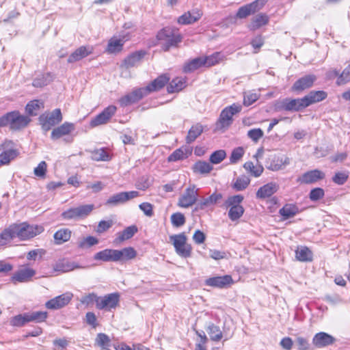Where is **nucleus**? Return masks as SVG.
Returning <instances> with one entry per match:
<instances>
[{
	"mask_svg": "<svg viewBox=\"0 0 350 350\" xmlns=\"http://www.w3.org/2000/svg\"><path fill=\"white\" fill-rule=\"evenodd\" d=\"M31 118L20 113L18 111L8 112L0 117V127L9 126L11 130L18 131L25 128Z\"/></svg>",
	"mask_w": 350,
	"mask_h": 350,
	"instance_id": "1",
	"label": "nucleus"
},
{
	"mask_svg": "<svg viewBox=\"0 0 350 350\" xmlns=\"http://www.w3.org/2000/svg\"><path fill=\"white\" fill-rule=\"evenodd\" d=\"M120 295L118 293L107 294L103 297H98L94 293H89V304L95 303L99 310H111L115 309L119 304Z\"/></svg>",
	"mask_w": 350,
	"mask_h": 350,
	"instance_id": "2",
	"label": "nucleus"
},
{
	"mask_svg": "<svg viewBox=\"0 0 350 350\" xmlns=\"http://www.w3.org/2000/svg\"><path fill=\"white\" fill-rule=\"evenodd\" d=\"M15 238L21 240H27L40 234L44 231V228L39 225H29L26 222L13 224Z\"/></svg>",
	"mask_w": 350,
	"mask_h": 350,
	"instance_id": "3",
	"label": "nucleus"
},
{
	"mask_svg": "<svg viewBox=\"0 0 350 350\" xmlns=\"http://www.w3.org/2000/svg\"><path fill=\"white\" fill-rule=\"evenodd\" d=\"M157 38L160 42L162 49L165 51H169L171 47H176L182 41L180 33H174L170 28H164L158 32Z\"/></svg>",
	"mask_w": 350,
	"mask_h": 350,
	"instance_id": "4",
	"label": "nucleus"
},
{
	"mask_svg": "<svg viewBox=\"0 0 350 350\" xmlns=\"http://www.w3.org/2000/svg\"><path fill=\"white\" fill-rule=\"evenodd\" d=\"M241 109V105L237 103H233L230 106L225 107L220 113L217 122V129H223L228 128L232 124L233 116L239 113Z\"/></svg>",
	"mask_w": 350,
	"mask_h": 350,
	"instance_id": "5",
	"label": "nucleus"
},
{
	"mask_svg": "<svg viewBox=\"0 0 350 350\" xmlns=\"http://www.w3.org/2000/svg\"><path fill=\"white\" fill-rule=\"evenodd\" d=\"M185 233L174 234L170 237V240L174 247L177 254L183 258H188L191 254V246L187 243Z\"/></svg>",
	"mask_w": 350,
	"mask_h": 350,
	"instance_id": "6",
	"label": "nucleus"
},
{
	"mask_svg": "<svg viewBox=\"0 0 350 350\" xmlns=\"http://www.w3.org/2000/svg\"><path fill=\"white\" fill-rule=\"evenodd\" d=\"M0 166L8 165L14 160L19 154L16 144L10 140H6L0 144Z\"/></svg>",
	"mask_w": 350,
	"mask_h": 350,
	"instance_id": "7",
	"label": "nucleus"
},
{
	"mask_svg": "<svg viewBox=\"0 0 350 350\" xmlns=\"http://www.w3.org/2000/svg\"><path fill=\"white\" fill-rule=\"evenodd\" d=\"M62 120V115L59 109H55L51 113H43L39 117V121L44 131H49L51 127Z\"/></svg>",
	"mask_w": 350,
	"mask_h": 350,
	"instance_id": "8",
	"label": "nucleus"
},
{
	"mask_svg": "<svg viewBox=\"0 0 350 350\" xmlns=\"http://www.w3.org/2000/svg\"><path fill=\"white\" fill-rule=\"evenodd\" d=\"M268 0H255L253 2L240 7L236 14L238 18H245L260 10L267 3Z\"/></svg>",
	"mask_w": 350,
	"mask_h": 350,
	"instance_id": "9",
	"label": "nucleus"
},
{
	"mask_svg": "<svg viewBox=\"0 0 350 350\" xmlns=\"http://www.w3.org/2000/svg\"><path fill=\"white\" fill-rule=\"evenodd\" d=\"M198 191L195 185L187 187L178 198V206L189 208L196 204L198 196Z\"/></svg>",
	"mask_w": 350,
	"mask_h": 350,
	"instance_id": "10",
	"label": "nucleus"
},
{
	"mask_svg": "<svg viewBox=\"0 0 350 350\" xmlns=\"http://www.w3.org/2000/svg\"><path fill=\"white\" fill-rule=\"evenodd\" d=\"M304 108L306 105L304 97L301 98H284L280 100L277 106L279 110H285L288 111H299Z\"/></svg>",
	"mask_w": 350,
	"mask_h": 350,
	"instance_id": "11",
	"label": "nucleus"
},
{
	"mask_svg": "<svg viewBox=\"0 0 350 350\" xmlns=\"http://www.w3.org/2000/svg\"><path fill=\"white\" fill-rule=\"evenodd\" d=\"M139 196V193L137 191L120 192L110 196L107 200L106 204L117 206L120 204H124L130 200L137 198Z\"/></svg>",
	"mask_w": 350,
	"mask_h": 350,
	"instance_id": "12",
	"label": "nucleus"
},
{
	"mask_svg": "<svg viewBox=\"0 0 350 350\" xmlns=\"http://www.w3.org/2000/svg\"><path fill=\"white\" fill-rule=\"evenodd\" d=\"M146 91L144 88H141L135 89L131 93L122 96L120 99L121 106H128L138 102L142 98L148 95Z\"/></svg>",
	"mask_w": 350,
	"mask_h": 350,
	"instance_id": "13",
	"label": "nucleus"
},
{
	"mask_svg": "<svg viewBox=\"0 0 350 350\" xmlns=\"http://www.w3.org/2000/svg\"><path fill=\"white\" fill-rule=\"evenodd\" d=\"M234 281L230 275H225L223 276H215L207 278L204 281L205 285L211 287L224 288H227L233 284Z\"/></svg>",
	"mask_w": 350,
	"mask_h": 350,
	"instance_id": "14",
	"label": "nucleus"
},
{
	"mask_svg": "<svg viewBox=\"0 0 350 350\" xmlns=\"http://www.w3.org/2000/svg\"><path fill=\"white\" fill-rule=\"evenodd\" d=\"M116 111V107L113 105H110L106 107L100 113L92 119L90 122L91 126H97L106 124L115 114Z\"/></svg>",
	"mask_w": 350,
	"mask_h": 350,
	"instance_id": "15",
	"label": "nucleus"
},
{
	"mask_svg": "<svg viewBox=\"0 0 350 350\" xmlns=\"http://www.w3.org/2000/svg\"><path fill=\"white\" fill-rule=\"evenodd\" d=\"M72 297L70 293H65L48 301L45 306L49 309L57 310L66 306Z\"/></svg>",
	"mask_w": 350,
	"mask_h": 350,
	"instance_id": "16",
	"label": "nucleus"
},
{
	"mask_svg": "<svg viewBox=\"0 0 350 350\" xmlns=\"http://www.w3.org/2000/svg\"><path fill=\"white\" fill-rule=\"evenodd\" d=\"M88 215V205H81L64 211L61 216L64 219L78 220Z\"/></svg>",
	"mask_w": 350,
	"mask_h": 350,
	"instance_id": "17",
	"label": "nucleus"
},
{
	"mask_svg": "<svg viewBox=\"0 0 350 350\" xmlns=\"http://www.w3.org/2000/svg\"><path fill=\"white\" fill-rule=\"evenodd\" d=\"M314 75H307L297 79L293 85L291 90L295 92H302L311 88L317 80Z\"/></svg>",
	"mask_w": 350,
	"mask_h": 350,
	"instance_id": "18",
	"label": "nucleus"
},
{
	"mask_svg": "<svg viewBox=\"0 0 350 350\" xmlns=\"http://www.w3.org/2000/svg\"><path fill=\"white\" fill-rule=\"evenodd\" d=\"M325 176L324 172L319 170H313L305 172L297 178V182L301 184H312L318 180H323Z\"/></svg>",
	"mask_w": 350,
	"mask_h": 350,
	"instance_id": "19",
	"label": "nucleus"
},
{
	"mask_svg": "<svg viewBox=\"0 0 350 350\" xmlns=\"http://www.w3.org/2000/svg\"><path fill=\"white\" fill-rule=\"evenodd\" d=\"M137 252L133 247H128L122 250H114V262H124L136 257Z\"/></svg>",
	"mask_w": 350,
	"mask_h": 350,
	"instance_id": "20",
	"label": "nucleus"
},
{
	"mask_svg": "<svg viewBox=\"0 0 350 350\" xmlns=\"http://www.w3.org/2000/svg\"><path fill=\"white\" fill-rule=\"evenodd\" d=\"M36 274V271L31 268L25 267L16 271L12 276V281L15 282H27Z\"/></svg>",
	"mask_w": 350,
	"mask_h": 350,
	"instance_id": "21",
	"label": "nucleus"
},
{
	"mask_svg": "<svg viewBox=\"0 0 350 350\" xmlns=\"http://www.w3.org/2000/svg\"><path fill=\"white\" fill-rule=\"evenodd\" d=\"M128 40L129 38L125 36L119 38L116 36L112 37L108 42L107 51L111 54L120 52L122 50L124 44Z\"/></svg>",
	"mask_w": 350,
	"mask_h": 350,
	"instance_id": "22",
	"label": "nucleus"
},
{
	"mask_svg": "<svg viewBox=\"0 0 350 350\" xmlns=\"http://www.w3.org/2000/svg\"><path fill=\"white\" fill-rule=\"evenodd\" d=\"M202 16V12L198 9H193L191 12L183 14L178 18V23L181 25L192 24L198 21Z\"/></svg>",
	"mask_w": 350,
	"mask_h": 350,
	"instance_id": "23",
	"label": "nucleus"
},
{
	"mask_svg": "<svg viewBox=\"0 0 350 350\" xmlns=\"http://www.w3.org/2000/svg\"><path fill=\"white\" fill-rule=\"evenodd\" d=\"M269 22V17L265 13H259L252 17L247 27L251 31H256L260 27L267 25Z\"/></svg>",
	"mask_w": 350,
	"mask_h": 350,
	"instance_id": "24",
	"label": "nucleus"
},
{
	"mask_svg": "<svg viewBox=\"0 0 350 350\" xmlns=\"http://www.w3.org/2000/svg\"><path fill=\"white\" fill-rule=\"evenodd\" d=\"M327 97V93L323 90L310 91L304 96L306 107L310 105L321 102Z\"/></svg>",
	"mask_w": 350,
	"mask_h": 350,
	"instance_id": "25",
	"label": "nucleus"
},
{
	"mask_svg": "<svg viewBox=\"0 0 350 350\" xmlns=\"http://www.w3.org/2000/svg\"><path fill=\"white\" fill-rule=\"evenodd\" d=\"M279 189V185L276 183L271 182L260 187L256 192V197L260 199H265L271 196Z\"/></svg>",
	"mask_w": 350,
	"mask_h": 350,
	"instance_id": "26",
	"label": "nucleus"
},
{
	"mask_svg": "<svg viewBox=\"0 0 350 350\" xmlns=\"http://www.w3.org/2000/svg\"><path fill=\"white\" fill-rule=\"evenodd\" d=\"M74 124L69 122H64L61 126L54 129L51 133V139L57 140L64 136L69 135L74 131Z\"/></svg>",
	"mask_w": 350,
	"mask_h": 350,
	"instance_id": "27",
	"label": "nucleus"
},
{
	"mask_svg": "<svg viewBox=\"0 0 350 350\" xmlns=\"http://www.w3.org/2000/svg\"><path fill=\"white\" fill-rule=\"evenodd\" d=\"M170 77L167 75H162L152 81L149 85L146 86L144 89L148 95L150 93L158 91L163 88L169 81Z\"/></svg>",
	"mask_w": 350,
	"mask_h": 350,
	"instance_id": "28",
	"label": "nucleus"
},
{
	"mask_svg": "<svg viewBox=\"0 0 350 350\" xmlns=\"http://www.w3.org/2000/svg\"><path fill=\"white\" fill-rule=\"evenodd\" d=\"M334 341V338L325 332H319L315 334L312 340L313 344L319 348L332 345Z\"/></svg>",
	"mask_w": 350,
	"mask_h": 350,
	"instance_id": "29",
	"label": "nucleus"
},
{
	"mask_svg": "<svg viewBox=\"0 0 350 350\" xmlns=\"http://www.w3.org/2000/svg\"><path fill=\"white\" fill-rule=\"evenodd\" d=\"M191 154V150L189 147H181L174 151L169 157L168 161H176L188 157Z\"/></svg>",
	"mask_w": 350,
	"mask_h": 350,
	"instance_id": "30",
	"label": "nucleus"
},
{
	"mask_svg": "<svg viewBox=\"0 0 350 350\" xmlns=\"http://www.w3.org/2000/svg\"><path fill=\"white\" fill-rule=\"evenodd\" d=\"M222 198V195L221 193H217L216 192L213 193L209 197L203 199L202 201L198 202L196 205V209H204L205 207L209 206L211 205L215 204L219 200Z\"/></svg>",
	"mask_w": 350,
	"mask_h": 350,
	"instance_id": "31",
	"label": "nucleus"
},
{
	"mask_svg": "<svg viewBox=\"0 0 350 350\" xmlns=\"http://www.w3.org/2000/svg\"><path fill=\"white\" fill-rule=\"evenodd\" d=\"M203 126L200 123L193 125L189 130L187 135L185 138L187 144L193 142L203 132Z\"/></svg>",
	"mask_w": 350,
	"mask_h": 350,
	"instance_id": "32",
	"label": "nucleus"
},
{
	"mask_svg": "<svg viewBox=\"0 0 350 350\" xmlns=\"http://www.w3.org/2000/svg\"><path fill=\"white\" fill-rule=\"evenodd\" d=\"M146 52L144 51H136L129 55L124 61L127 68L136 66L144 57Z\"/></svg>",
	"mask_w": 350,
	"mask_h": 350,
	"instance_id": "33",
	"label": "nucleus"
},
{
	"mask_svg": "<svg viewBox=\"0 0 350 350\" xmlns=\"http://www.w3.org/2000/svg\"><path fill=\"white\" fill-rule=\"evenodd\" d=\"M213 168L212 165L205 161H198L192 167L194 173L201 174H208Z\"/></svg>",
	"mask_w": 350,
	"mask_h": 350,
	"instance_id": "34",
	"label": "nucleus"
},
{
	"mask_svg": "<svg viewBox=\"0 0 350 350\" xmlns=\"http://www.w3.org/2000/svg\"><path fill=\"white\" fill-rule=\"evenodd\" d=\"M203 61V57H196L189 61L185 64L183 71L185 72H193L202 66H204V62Z\"/></svg>",
	"mask_w": 350,
	"mask_h": 350,
	"instance_id": "35",
	"label": "nucleus"
},
{
	"mask_svg": "<svg viewBox=\"0 0 350 350\" xmlns=\"http://www.w3.org/2000/svg\"><path fill=\"white\" fill-rule=\"evenodd\" d=\"M92 159L96 161H108L111 159V157L107 152L106 149L102 148L94 149L90 152Z\"/></svg>",
	"mask_w": 350,
	"mask_h": 350,
	"instance_id": "36",
	"label": "nucleus"
},
{
	"mask_svg": "<svg viewBox=\"0 0 350 350\" xmlns=\"http://www.w3.org/2000/svg\"><path fill=\"white\" fill-rule=\"evenodd\" d=\"M296 258L301 262L312 260V253L307 247H300L295 250Z\"/></svg>",
	"mask_w": 350,
	"mask_h": 350,
	"instance_id": "37",
	"label": "nucleus"
},
{
	"mask_svg": "<svg viewBox=\"0 0 350 350\" xmlns=\"http://www.w3.org/2000/svg\"><path fill=\"white\" fill-rule=\"evenodd\" d=\"M71 237V231L66 228H62L57 230L53 235L55 242L57 245L62 244L68 241Z\"/></svg>",
	"mask_w": 350,
	"mask_h": 350,
	"instance_id": "38",
	"label": "nucleus"
},
{
	"mask_svg": "<svg viewBox=\"0 0 350 350\" xmlns=\"http://www.w3.org/2000/svg\"><path fill=\"white\" fill-rule=\"evenodd\" d=\"M28 322L42 323L45 321L48 317L47 312L45 311H33L26 312Z\"/></svg>",
	"mask_w": 350,
	"mask_h": 350,
	"instance_id": "39",
	"label": "nucleus"
},
{
	"mask_svg": "<svg viewBox=\"0 0 350 350\" xmlns=\"http://www.w3.org/2000/svg\"><path fill=\"white\" fill-rule=\"evenodd\" d=\"M14 238H15V235L12 224L0 233V246L7 245Z\"/></svg>",
	"mask_w": 350,
	"mask_h": 350,
	"instance_id": "40",
	"label": "nucleus"
},
{
	"mask_svg": "<svg viewBox=\"0 0 350 350\" xmlns=\"http://www.w3.org/2000/svg\"><path fill=\"white\" fill-rule=\"evenodd\" d=\"M113 254L114 250L105 249L97 252L94 255V259L96 260H102L104 262H114Z\"/></svg>",
	"mask_w": 350,
	"mask_h": 350,
	"instance_id": "41",
	"label": "nucleus"
},
{
	"mask_svg": "<svg viewBox=\"0 0 350 350\" xmlns=\"http://www.w3.org/2000/svg\"><path fill=\"white\" fill-rule=\"evenodd\" d=\"M206 331L213 341L218 342L221 340L223 337V334L220 328L213 323L208 324Z\"/></svg>",
	"mask_w": 350,
	"mask_h": 350,
	"instance_id": "42",
	"label": "nucleus"
},
{
	"mask_svg": "<svg viewBox=\"0 0 350 350\" xmlns=\"http://www.w3.org/2000/svg\"><path fill=\"white\" fill-rule=\"evenodd\" d=\"M95 345L100 347L103 350H108L111 346V340L105 334L100 333L95 339Z\"/></svg>",
	"mask_w": 350,
	"mask_h": 350,
	"instance_id": "43",
	"label": "nucleus"
},
{
	"mask_svg": "<svg viewBox=\"0 0 350 350\" xmlns=\"http://www.w3.org/2000/svg\"><path fill=\"white\" fill-rule=\"evenodd\" d=\"M185 81L182 78L174 79L167 86V92L169 93H174L179 92L183 90L185 86Z\"/></svg>",
	"mask_w": 350,
	"mask_h": 350,
	"instance_id": "44",
	"label": "nucleus"
},
{
	"mask_svg": "<svg viewBox=\"0 0 350 350\" xmlns=\"http://www.w3.org/2000/svg\"><path fill=\"white\" fill-rule=\"evenodd\" d=\"M137 228L135 226H131L126 228L122 232L119 234L118 237L116 239L118 243L122 242L124 240L131 239L136 232Z\"/></svg>",
	"mask_w": 350,
	"mask_h": 350,
	"instance_id": "45",
	"label": "nucleus"
},
{
	"mask_svg": "<svg viewBox=\"0 0 350 350\" xmlns=\"http://www.w3.org/2000/svg\"><path fill=\"white\" fill-rule=\"evenodd\" d=\"M280 214L288 219L295 216L298 213V208L293 204H286L280 211Z\"/></svg>",
	"mask_w": 350,
	"mask_h": 350,
	"instance_id": "46",
	"label": "nucleus"
},
{
	"mask_svg": "<svg viewBox=\"0 0 350 350\" xmlns=\"http://www.w3.org/2000/svg\"><path fill=\"white\" fill-rule=\"evenodd\" d=\"M51 76L49 73L38 75L33 81L32 85L36 88H42L46 85L51 81Z\"/></svg>",
	"mask_w": 350,
	"mask_h": 350,
	"instance_id": "47",
	"label": "nucleus"
},
{
	"mask_svg": "<svg viewBox=\"0 0 350 350\" xmlns=\"http://www.w3.org/2000/svg\"><path fill=\"white\" fill-rule=\"evenodd\" d=\"M88 54L86 47L83 46L77 49L68 57V62L72 63L81 59Z\"/></svg>",
	"mask_w": 350,
	"mask_h": 350,
	"instance_id": "48",
	"label": "nucleus"
},
{
	"mask_svg": "<svg viewBox=\"0 0 350 350\" xmlns=\"http://www.w3.org/2000/svg\"><path fill=\"white\" fill-rule=\"evenodd\" d=\"M289 164V159L287 157H278L276 160L273 161L270 164L269 169L273 171H278L284 168V166Z\"/></svg>",
	"mask_w": 350,
	"mask_h": 350,
	"instance_id": "49",
	"label": "nucleus"
},
{
	"mask_svg": "<svg viewBox=\"0 0 350 350\" xmlns=\"http://www.w3.org/2000/svg\"><path fill=\"white\" fill-rule=\"evenodd\" d=\"M42 103L38 100H31L27 103L25 111L29 116H36Z\"/></svg>",
	"mask_w": 350,
	"mask_h": 350,
	"instance_id": "50",
	"label": "nucleus"
},
{
	"mask_svg": "<svg viewBox=\"0 0 350 350\" xmlns=\"http://www.w3.org/2000/svg\"><path fill=\"white\" fill-rule=\"evenodd\" d=\"M27 323L29 322L26 313L14 316L10 321V325L14 327H22Z\"/></svg>",
	"mask_w": 350,
	"mask_h": 350,
	"instance_id": "51",
	"label": "nucleus"
},
{
	"mask_svg": "<svg viewBox=\"0 0 350 350\" xmlns=\"http://www.w3.org/2000/svg\"><path fill=\"white\" fill-rule=\"evenodd\" d=\"M243 167L255 177H258L263 172V167L261 166L255 167L252 161H247L244 163Z\"/></svg>",
	"mask_w": 350,
	"mask_h": 350,
	"instance_id": "52",
	"label": "nucleus"
},
{
	"mask_svg": "<svg viewBox=\"0 0 350 350\" xmlns=\"http://www.w3.org/2000/svg\"><path fill=\"white\" fill-rule=\"evenodd\" d=\"M244 213V208L242 206H232L228 211V217L232 221L239 219Z\"/></svg>",
	"mask_w": 350,
	"mask_h": 350,
	"instance_id": "53",
	"label": "nucleus"
},
{
	"mask_svg": "<svg viewBox=\"0 0 350 350\" xmlns=\"http://www.w3.org/2000/svg\"><path fill=\"white\" fill-rule=\"evenodd\" d=\"M220 53H215L209 56L203 57L204 66L210 67L219 62L221 59Z\"/></svg>",
	"mask_w": 350,
	"mask_h": 350,
	"instance_id": "54",
	"label": "nucleus"
},
{
	"mask_svg": "<svg viewBox=\"0 0 350 350\" xmlns=\"http://www.w3.org/2000/svg\"><path fill=\"white\" fill-rule=\"evenodd\" d=\"M226 157V153L224 150H219L213 152L210 156V161L213 164L221 163Z\"/></svg>",
	"mask_w": 350,
	"mask_h": 350,
	"instance_id": "55",
	"label": "nucleus"
},
{
	"mask_svg": "<svg viewBox=\"0 0 350 350\" xmlns=\"http://www.w3.org/2000/svg\"><path fill=\"white\" fill-rule=\"evenodd\" d=\"M350 81V64L348 65L338 76L336 84L338 85H345Z\"/></svg>",
	"mask_w": 350,
	"mask_h": 350,
	"instance_id": "56",
	"label": "nucleus"
},
{
	"mask_svg": "<svg viewBox=\"0 0 350 350\" xmlns=\"http://www.w3.org/2000/svg\"><path fill=\"white\" fill-rule=\"evenodd\" d=\"M348 178L349 172L347 171L338 172L332 177V181L338 185H342L346 183Z\"/></svg>",
	"mask_w": 350,
	"mask_h": 350,
	"instance_id": "57",
	"label": "nucleus"
},
{
	"mask_svg": "<svg viewBox=\"0 0 350 350\" xmlns=\"http://www.w3.org/2000/svg\"><path fill=\"white\" fill-rule=\"evenodd\" d=\"M245 150L243 147H237L234 148L230 157V162L232 164L237 163L243 156Z\"/></svg>",
	"mask_w": 350,
	"mask_h": 350,
	"instance_id": "58",
	"label": "nucleus"
},
{
	"mask_svg": "<svg viewBox=\"0 0 350 350\" xmlns=\"http://www.w3.org/2000/svg\"><path fill=\"white\" fill-rule=\"evenodd\" d=\"M250 183V180L248 177H239L234 183V188L237 191H242L249 185Z\"/></svg>",
	"mask_w": 350,
	"mask_h": 350,
	"instance_id": "59",
	"label": "nucleus"
},
{
	"mask_svg": "<svg viewBox=\"0 0 350 350\" xmlns=\"http://www.w3.org/2000/svg\"><path fill=\"white\" fill-rule=\"evenodd\" d=\"M171 222L175 227H180L185 224V217L181 213H176L171 216Z\"/></svg>",
	"mask_w": 350,
	"mask_h": 350,
	"instance_id": "60",
	"label": "nucleus"
},
{
	"mask_svg": "<svg viewBox=\"0 0 350 350\" xmlns=\"http://www.w3.org/2000/svg\"><path fill=\"white\" fill-rule=\"evenodd\" d=\"M324 195V190L322 188L317 187L310 191L309 198L311 201L315 202L323 198Z\"/></svg>",
	"mask_w": 350,
	"mask_h": 350,
	"instance_id": "61",
	"label": "nucleus"
},
{
	"mask_svg": "<svg viewBox=\"0 0 350 350\" xmlns=\"http://www.w3.org/2000/svg\"><path fill=\"white\" fill-rule=\"evenodd\" d=\"M259 98V94L254 92H248L244 95L243 105L248 107L255 103Z\"/></svg>",
	"mask_w": 350,
	"mask_h": 350,
	"instance_id": "62",
	"label": "nucleus"
},
{
	"mask_svg": "<svg viewBox=\"0 0 350 350\" xmlns=\"http://www.w3.org/2000/svg\"><path fill=\"white\" fill-rule=\"evenodd\" d=\"M263 131L260 129H253L247 132V136L254 142H257L263 136Z\"/></svg>",
	"mask_w": 350,
	"mask_h": 350,
	"instance_id": "63",
	"label": "nucleus"
},
{
	"mask_svg": "<svg viewBox=\"0 0 350 350\" xmlns=\"http://www.w3.org/2000/svg\"><path fill=\"white\" fill-rule=\"evenodd\" d=\"M139 208L146 216L149 217L153 216V206L150 203L143 202L139 205Z\"/></svg>",
	"mask_w": 350,
	"mask_h": 350,
	"instance_id": "64",
	"label": "nucleus"
}]
</instances>
